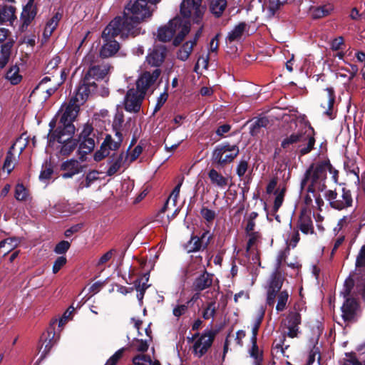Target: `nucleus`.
Returning <instances> with one entry per match:
<instances>
[{
  "instance_id": "nucleus-49",
  "label": "nucleus",
  "mask_w": 365,
  "mask_h": 365,
  "mask_svg": "<svg viewBox=\"0 0 365 365\" xmlns=\"http://www.w3.org/2000/svg\"><path fill=\"white\" fill-rule=\"evenodd\" d=\"M151 362V357L148 354H139L132 359V363L134 365H149Z\"/></svg>"
},
{
  "instance_id": "nucleus-33",
  "label": "nucleus",
  "mask_w": 365,
  "mask_h": 365,
  "mask_svg": "<svg viewBox=\"0 0 365 365\" xmlns=\"http://www.w3.org/2000/svg\"><path fill=\"white\" fill-rule=\"evenodd\" d=\"M252 347L249 350L250 356L254 359V365H262L263 362V351H259L257 345V340L253 339H250Z\"/></svg>"
},
{
  "instance_id": "nucleus-6",
  "label": "nucleus",
  "mask_w": 365,
  "mask_h": 365,
  "mask_svg": "<svg viewBox=\"0 0 365 365\" xmlns=\"http://www.w3.org/2000/svg\"><path fill=\"white\" fill-rule=\"evenodd\" d=\"M161 0H130L125 7L123 16L138 26L151 18Z\"/></svg>"
},
{
  "instance_id": "nucleus-22",
  "label": "nucleus",
  "mask_w": 365,
  "mask_h": 365,
  "mask_svg": "<svg viewBox=\"0 0 365 365\" xmlns=\"http://www.w3.org/2000/svg\"><path fill=\"white\" fill-rule=\"evenodd\" d=\"M167 54L165 46H156L147 56V61L153 66L159 67L163 63Z\"/></svg>"
},
{
  "instance_id": "nucleus-57",
  "label": "nucleus",
  "mask_w": 365,
  "mask_h": 365,
  "mask_svg": "<svg viewBox=\"0 0 365 365\" xmlns=\"http://www.w3.org/2000/svg\"><path fill=\"white\" fill-rule=\"evenodd\" d=\"M168 88V85L167 84L165 86V91L163 93H161L160 96L158 98L156 105L154 108V113H157L162 108V106L164 105V103L167 101L168 98V93L167 91Z\"/></svg>"
},
{
  "instance_id": "nucleus-17",
  "label": "nucleus",
  "mask_w": 365,
  "mask_h": 365,
  "mask_svg": "<svg viewBox=\"0 0 365 365\" xmlns=\"http://www.w3.org/2000/svg\"><path fill=\"white\" fill-rule=\"evenodd\" d=\"M86 101H82L77 96V89L76 90L75 96L72 97L69 103L65 108L64 112L60 117V120H63L65 123H73L76 120L80 110V106L83 105Z\"/></svg>"
},
{
  "instance_id": "nucleus-8",
  "label": "nucleus",
  "mask_w": 365,
  "mask_h": 365,
  "mask_svg": "<svg viewBox=\"0 0 365 365\" xmlns=\"http://www.w3.org/2000/svg\"><path fill=\"white\" fill-rule=\"evenodd\" d=\"M240 153L237 145H231L227 142L217 145L212 153L211 161L217 169L224 168L232 163Z\"/></svg>"
},
{
  "instance_id": "nucleus-3",
  "label": "nucleus",
  "mask_w": 365,
  "mask_h": 365,
  "mask_svg": "<svg viewBox=\"0 0 365 365\" xmlns=\"http://www.w3.org/2000/svg\"><path fill=\"white\" fill-rule=\"evenodd\" d=\"M160 74V68H155L152 73L144 71L140 74L135 83L136 88L128 89L125 96L123 106L127 112L137 113L140 111L147 91L155 83Z\"/></svg>"
},
{
  "instance_id": "nucleus-30",
  "label": "nucleus",
  "mask_w": 365,
  "mask_h": 365,
  "mask_svg": "<svg viewBox=\"0 0 365 365\" xmlns=\"http://www.w3.org/2000/svg\"><path fill=\"white\" fill-rule=\"evenodd\" d=\"M16 8L6 4L0 5V24L16 19Z\"/></svg>"
},
{
  "instance_id": "nucleus-26",
  "label": "nucleus",
  "mask_w": 365,
  "mask_h": 365,
  "mask_svg": "<svg viewBox=\"0 0 365 365\" xmlns=\"http://www.w3.org/2000/svg\"><path fill=\"white\" fill-rule=\"evenodd\" d=\"M125 159V157L123 152H121L118 155L113 154L109 158V163L110 165L106 172V175L110 177L114 175L122 167Z\"/></svg>"
},
{
  "instance_id": "nucleus-27",
  "label": "nucleus",
  "mask_w": 365,
  "mask_h": 365,
  "mask_svg": "<svg viewBox=\"0 0 365 365\" xmlns=\"http://www.w3.org/2000/svg\"><path fill=\"white\" fill-rule=\"evenodd\" d=\"M14 44V41L11 38H9L6 43L1 44L0 70L4 68L9 62Z\"/></svg>"
},
{
  "instance_id": "nucleus-19",
  "label": "nucleus",
  "mask_w": 365,
  "mask_h": 365,
  "mask_svg": "<svg viewBox=\"0 0 365 365\" xmlns=\"http://www.w3.org/2000/svg\"><path fill=\"white\" fill-rule=\"evenodd\" d=\"M86 168V165H81L76 159L67 160L61 165V170L64 171L61 174V177L63 179L71 178L75 175L82 173Z\"/></svg>"
},
{
  "instance_id": "nucleus-42",
  "label": "nucleus",
  "mask_w": 365,
  "mask_h": 365,
  "mask_svg": "<svg viewBox=\"0 0 365 365\" xmlns=\"http://www.w3.org/2000/svg\"><path fill=\"white\" fill-rule=\"evenodd\" d=\"M277 304L276 310L277 312H283L287 308V304L289 297L287 290H282L277 293Z\"/></svg>"
},
{
  "instance_id": "nucleus-53",
  "label": "nucleus",
  "mask_w": 365,
  "mask_h": 365,
  "mask_svg": "<svg viewBox=\"0 0 365 365\" xmlns=\"http://www.w3.org/2000/svg\"><path fill=\"white\" fill-rule=\"evenodd\" d=\"M217 308L215 307V302H210L207 304V307L203 310L202 317L205 319H209L210 317H214L216 314Z\"/></svg>"
},
{
  "instance_id": "nucleus-59",
  "label": "nucleus",
  "mask_w": 365,
  "mask_h": 365,
  "mask_svg": "<svg viewBox=\"0 0 365 365\" xmlns=\"http://www.w3.org/2000/svg\"><path fill=\"white\" fill-rule=\"evenodd\" d=\"M200 214L202 217L208 222L213 221L216 216V213L214 210L205 207L201 209Z\"/></svg>"
},
{
  "instance_id": "nucleus-29",
  "label": "nucleus",
  "mask_w": 365,
  "mask_h": 365,
  "mask_svg": "<svg viewBox=\"0 0 365 365\" xmlns=\"http://www.w3.org/2000/svg\"><path fill=\"white\" fill-rule=\"evenodd\" d=\"M327 101L326 104L322 103L321 106L326 108L324 115H327L330 119H334L335 115L333 113V108L335 102V93L333 88H327Z\"/></svg>"
},
{
  "instance_id": "nucleus-35",
  "label": "nucleus",
  "mask_w": 365,
  "mask_h": 365,
  "mask_svg": "<svg viewBox=\"0 0 365 365\" xmlns=\"http://www.w3.org/2000/svg\"><path fill=\"white\" fill-rule=\"evenodd\" d=\"M332 10L333 6L331 4H326L313 8L311 14L314 19H319L329 15Z\"/></svg>"
},
{
  "instance_id": "nucleus-15",
  "label": "nucleus",
  "mask_w": 365,
  "mask_h": 365,
  "mask_svg": "<svg viewBox=\"0 0 365 365\" xmlns=\"http://www.w3.org/2000/svg\"><path fill=\"white\" fill-rule=\"evenodd\" d=\"M57 320H53L48 327L46 332L43 333L41 336L39 344V351H41L43 346L44 348L42 351L41 359L46 357V356L50 352L51 348L56 344L57 339H55L56 331L54 325L56 324Z\"/></svg>"
},
{
  "instance_id": "nucleus-9",
  "label": "nucleus",
  "mask_w": 365,
  "mask_h": 365,
  "mask_svg": "<svg viewBox=\"0 0 365 365\" xmlns=\"http://www.w3.org/2000/svg\"><path fill=\"white\" fill-rule=\"evenodd\" d=\"M329 160H322L316 164L312 163L306 170L300 182V190L302 191L309 182L317 184L320 181H326L327 165Z\"/></svg>"
},
{
  "instance_id": "nucleus-51",
  "label": "nucleus",
  "mask_w": 365,
  "mask_h": 365,
  "mask_svg": "<svg viewBox=\"0 0 365 365\" xmlns=\"http://www.w3.org/2000/svg\"><path fill=\"white\" fill-rule=\"evenodd\" d=\"M288 2V0H269V12L274 15L282 6Z\"/></svg>"
},
{
  "instance_id": "nucleus-64",
  "label": "nucleus",
  "mask_w": 365,
  "mask_h": 365,
  "mask_svg": "<svg viewBox=\"0 0 365 365\" xmlns=\"http://www.w3.org/2000/svg\"><path fill=\"white\" fill-rule=\"evenodd\" d=\"M344 44V40L342 36H339L332 40L331 43V48L333 51H339L342 49V46Z\"/></svg>"
},
{
  "instance_id": "nucleus-28",
  "label": "nucleus",
  "mask_w": 365,
  "mask_h": 365,
  "mask_svg": "<svg viewBox=\"0 0 365 365\" xmlns=\"http://www.w3.org/2000/svg\"><path fill=\"white\" fill-rule=\"evenodd\" d=\"M61 145L58 150L59 155L63 157L69 156L78 147V144L76 139L72 136L71 138H68L60 143Z\"/></svg>"
},
{
  "instance_id": "nucleus-10",
  "label": "nucleus",
  "mask_w": 365,
  "mask_h": 365,
  "mask_svg": "<svg viewBox=\"0 0 365 365\" xmlns=\"http://www.w3.org/2000/svg\"><path fill=\"white\" fill-rule=\"evenodd\" d=\"M95 138L96 133L93 125L90 123H86L78 138H76L78 144V153L82 160L86 155L94 150L96 145Z\"/></svg>"
},
{
  "instance_id": "nucleus-5",
  "label": "nucleus",
  "mask_w": 365,
  "mask_h": 365,
  "mask_svg": "<svg viewBox=\"0 0 365 365\" xmlns=\"http://www.w3.org/2000/svg\"><path fill=\"white\" fill-rule=\"evenodd\" d=\"M110 68V66L105 63L91 65L79 81L76 88L77 96L80 97L82 101H87L89 96L97 90L98 86L96 81L104 80L107 77Z\"/></svg>"
},
{
  "instance_id": "nucleus-40",
  "label": "nucleus",
  "mask_w": 365,
  "mask_h": 365,
  "mask_svg": "<svg viewBox=\"0 0 365 365\" xmlns=\"http://www.w3.org/2000/svg\"><path fill=\"white\" fill-rule=\"evenodd\" d=\"M247 24L245 22H240L228 34L227 37L230 42L238 41L241 38L246 29Z\"/></svg>"
},
{
  "instance_id": "nucleus-2",
  "label": "nucleus",
  "mask_w": 365,
  "mask_h": 365,
  "mask_svg": "<svg viewBox=\"0 0 365 365\" xmlns=\"http://www.w3.org/2000/svg\"><path fill=\"white\" fill-rule=\"evenodd\" d=\"M356 274H350L345 280L341 294L345 299L341 307V317L346 325L356 323L359 319L360 304L356 297H361L365 302V277H356Z\"/></svg>"
},
{
  "instance_id": "nucleus-23",
  "label": "nucleus",
  "mask_w": 365,
  "mask_h": 365,
  "mask_svg": "<svg viewBox=\"0 0 365 365\" xmlns=\"http://www.w3.org/2000/svg\"><path fill=\"white\" fill-rule=\"evenodd\" d=\"M212 239L213 235H209L206 240V242L203 243L197 235H192L186 245L187 252H197L200 250H206Z\"/></svg>"
},
{
  "instance_id": "nucleus-32",
  "label": "nucleus",
  "mask_w": 365,
  "mask_h": 365,
  "mask_svg": "<svg viewBox=\"0 0 365 365\" xmlns=\"http://www.w3.org/2000/svg\"><path fill=\"white\" fill-rule=\"evenodd\" d=\"M227 6V0H210L209 9L215 18H220L222 16Z\"/></svg>"
},
{
  "instance_id": "nucleus-62",
  "label": "nucleus",
  "mask_w": 365,
  "mask_h": 365,
  "mask_svg": "<svg viewBox=\"0 0 365 365\" xmlns=\"http://www.w3.org/2000/svg\"><path fill=\"white\" fill-rule=\"evenodd\" d=\"M364 266H365V245L361 247L356 260V268Z\"/></svg>"
},
{
  "instance_id": "nucleus-48",
  "label": "nucleus",
  "mask_w": 365,
  "mask_h": 365,
  "mask_svg": "<svg viewBox=\"0 0 365 365\" xmlns=\"http://www.w3.org/2000/svg\"><path fill=\"white\" fill-rule=\"evenodd\" d=\"M264 316V311L262 310L259 312L257 317L256 318L255 323L253 324L252 329V336L250 339H256L257 340V334L259 331V329L261 326V324L263 321Z\"/></svg>"
},
{
  "instance_id": "nucleus-11",
  "label": "nucleus",
  "mask_w": 365,
  "mask_h": 365,
  "mask_svg": "<svg viewBox=\"0 0 365 365\" xmlns=\"http://www.w3.org/2000/svg\"><path fill=\"white\" fill-rule=\"evenodd\" d=\"M324 197L329 201L330 207L336 210L347 209L353 205L351 192L346 187H342L339 196L336 190H327L324 193Z\"/></svg>"
},
{
  "instance_id": "nucleus-1",
  "label": "nucleus",
  "mask_w": 365,
  "mask_h": 365,
  "mask_svg": "<svg viewBox=\"0 0 365 365\" xmlns=\"http://www.w3.org/2000/svg\"><path fill=\"white\" fill-rule=\"evenodd\" d=\"M141 28L130 21L126 17H115L103 29L101 35L103 43L100 48V56L103 58L114 56L120 49V43L115 39L118 36L122 38L135 37L140 33Z\"/></svg>"
},
{
  "instance_id": "nucleus-18",
  "label": "nucleus",
  "mask_w": 365,
  "mask_h": 365,
  "mask_svg": "<svg viewBox=\"0 0 365 365\" xmlns=\"http://www.w3.org/2000/svg\"><path fill=\"white\" fill-rule=\"evenodd\" d=\"M182 19L180 17H175L169 21L168 24L160 27L158 29L157 38L161 42H168L174 36L177 32V27L181 25Z\"/></svg>"
},
{
  "instance_id": "nucleus-43",
  "label": "nucleus",
  "mask_w": 365,
  "mask_h": 365,
  "mask_svg": "<svg viewBox=\"0 0 365 365\" xmlns=\"http://www.w3.org/2000/svg\"><path fill=\"white\" fill-rule=\"evenodd\" d=\"M285 340L286 336L282 335L280 336L278 339H275L274 341L272 347V354L273 356L274 354H277L278 352H280L282 354L284 355V350L289 347V345L283 347Z\"/></svg>"
},
{
  "instance_id": "nucleus-16",
  "label": "nucleus",
  "mask_w": 365,
  "mask_h": 365,
  "mask_svg": "<svg viewBox=\"0 0 365 365\" xmlns=\"http://www.w3.org/2000/svg\"><path fill=\"white\" fill-rule=\"evenodd\" d=\"M284 279L279 271L276 270L272 274L267 292L266 303L269 307H273L275 304L277 294L281 292Z\"/></svg>"
},
{
  "instance_id": "nucleus-21",
  "label": "nucleus",
  "mask_w": 365,
  "mask_h": 365,
  "mask_svg": "<svg viewBox=\"0 0 365 365\" xmlns=\"http://www.w3.org/2000/svg\"><path fill=\"white\" fill-rule=\"evenodd\" d=\"M214 274L208 272L205 268L192 282V288L194 291L200 292L212 286Z\"/></svg>"
},
{
  "instance_id": "nucleus-39",
  "label": "nucleus",
  "mask_w": 365,
  "mask_h": 365,
  "mask_svg": "<svg viewBox=\"0 0 365 365\" xmlns=\"http://www.w3.org/2000/svg\"><path fill=\"white\" fill-rule=\"evenodd\" d=\"M143 278H137L134 282V289H135L138 292L137 298L139 301L140 305H142L143 302V297L145 293L146 289L150 286V284H146V282H142Z\"/></svg>"
},
{
  "instance_id": "nucleus-58",
  "label": "nucleus",
  "mask_w": 365,
  "mask_h": 365,
  "mask_svg": "<svg viewBox=\"0 0 365 365\" xmlns=\"http://www.w3.org/2000/svg\"><path fill=\"white\" fill-rule=\"evenodd\" d=\"M67 259L64 256H60L56 258L53 262L52 272L53 274L58 273L61 269L66 264Z\"/></svg>"
},
{
  "instance_id": "nucleus-24",
  "label": "nucleus",
  "mask_w": 365,
  "mask_h": 365,
  "mask_svg": "<svg viewBox=\"0 0 365 365\" xmlns=\"http://www.w3.org/2000/svg\"><path fill=\"white\" fill-rule=\"evenodd\" d=\"M207 175L211 184L218 188L225 189L229 185V178L223 176L215 168L210 169Z\"/></svg>"
},
{
  "instance_id": "nucleus-34",
  "label": "nucleus",
  "mask_w": 365,
  "mask_h": 365,
  "mask_svg": "<svg viewBox=\"0 0 365 365\" xmlns=\"http://www.w3.org/2000/svg\"><path fill=\"white\" fill-rule=\"evenodd\" d=\"M5 78L11 85H18L22 80V76L19 74V66L16 65L11 66L6 71Z\"/></svg>"
},
{
  "instance_id": "nucleus-36",
  "label": "nucleus",
  "mask_w": 365,
  "mask_h": 365,
  "mask_svg": "<svg viewBox=\"0 0 365 365\" xmlns=\"http://www.w3.org/2000/svg\"><path fill=\"white\" fill-rule=\"evenodd\" d=\"M269 121L267 117L258 118L250 128V134L252 136H257L259 133L262 128H266Z\"/></svg>"
},
{
  "instance_id": "nucleus-13",
  "label": "nucleus",
  "mask_w": 365,
  "mask_h": 365,
  "mask_svg": "<svg viewBox=\"0 0 365 365\" xmlns=\"http://www.w3.org/2000/svg\"><path fill=\"white\" fill-rule=\"evenodd\" d=\"M215 332L209 330L203 333L200 336L198 332L192 335V339H197L192 346V353L198 358L204 356L211 347L215 339Z\"/></svg>"
},
{
  "instance_id": "nucleus-61",
  "label": "nucleus",
  "mask_w": 365,
  "mask_h": 365,
  "mask_svg": "<svg viewBox=\"0 0 365 365\" xmlns=\"http://www.w3.org/2000/svg\"><path fill=\"white\" fill-rule=\"evenodd\" d=\"M345 362L342 365H361V363L357 359L354 352L346 353Z\"/></svg>"
},
{
  "instance_id": "nucleus-55",
  "label": "nucleus",
  "mask_w": 365,
  "mask_h": 365,
  "mask_svg": "<svg viewBox=\"0 0 365 365\" xmlns=\"http://www.w3.org/2000/svg\"><path fill=\"white\" fill-rule=\"evenodd\" d=\"M317 355H318V364H319L321 360L320 351L319 347H317L316 345H314L313 348L311 349L309 352L308 360L306 365H312L315 361V358Z\"/></svg>"
},
{
  "instance_id": "nucleus-52",
  "label": "nucleus",
  "mask_w": 365,
  "mask_h": 365,
  "mask_svg": "<svg viewBox=\"0 0 365 365\" xmlns=\"http://www.w3.org/2000/svg\"><path fill=\"white\" fill-rule=\"evenodd\" d=\"M285 192L286 187H283V188L280 190V192L277 194L274 199L272 212L274 213H277L278 212L279 209L280 208L283 203Z\"/></svg>"
},
{
  "instance_id": "nucleus-60",
  "label": "nucleus",
  "mask_w": 365,
  "mask_h": 365,
  "mask_svg": "<svg viewBox=\"0 0 365 365\" xmlns=\"http://www.w3.org/2000/svg\"><path fill=\"white\" fill-rule=\"evenodd\" d=\"M116 252H117V250L115 249L110 250L109 251H108L107 252H106L103 255H102L101 257V258L99 259L96 265L98 267H101V266L103 265L107 262H108L112 258L113 255L116 254Z\"/></svg>"
},
{
  "instance_id": "nucleus-45",
  "label": "nucleus",
  "mask_w": 365,
  "mask_h": 365,
  "mask_svg": "<svg viewBox=\"0 0 365 365\" xmlns=\"http://www.w3.org/2000/svg\"><path fill=\"white\" fill-rule=\"evenodd\" d=\"M130 348H135V350L144 354L148 349L149 344L146 340L135 338L130 344Z\"/></svg>"
},
{
  "instance_id": "nucleus-14",
  "label": "nucleus",
  "mask_w": 365,
  "mask_h": 365,
  "mask_svg": "<svg viewBox=\"0 0 365 365\" xmlns=\"http://www.w3.org/2000/svg\"><path fill=\"white\" fill-rule=\"evenodd\" d=\"M201 2L197 0H183L180 8L181 15L185 19H189L193 11L192 22L200 24L205 11V8L201 6Z\"/></svg>"
},
{
  "instance_id": "nucleus-4",
  "label": "nucleus",
  "mask_w": 365,
  "mask_h": 365,
  "mask_svg": "<svg viewBox=\"0 0 365 365\" xmlns=\"http://www.w3.org/2000/svg\"><path fill=\"white\" fill-rule=\"evenodd\" d=\"M305 125L308 127V130L302 128L287 135L281 141V148L286 152H290L297 146L296 152L299 156L311 153L314 149L316 143L315 131L308 120Z\"/></svg>"
},
{
  "instance_id": "nucleus-20",
  "label": "nucleus",
  "mask_w": 365,
  "mask_h": 365,
  "mask_svg": "<svg viewBox=\"0 0 365 365\" xmlns=\"http://www.w3.org/2000/svg\"><path fill=\"white\" fill-rule=\"evenodd\" d=\"M34 1L35 0H29L23 8L21 14V20L22 21L21 29L22 31L28 28L37 14L38 9L37 6L34 5Z\"/></svg>"
},
{
  "instance_id": "nucleus-41",
  "label": "nucleus",
  "mask_w": 365,
  "mask_h": 365,
  "mask_svg": "<svg viewBox=\"0 0 365 365\" xmlns=\"http://www.w3.org/2000/svg\"><path fill=\"white\" fill-rule=\"evenodd\" d=\"M117 138V140H114L112 138V136L109 134L106 135L103 144L108 148L109 152L110 150H118L123 140V135L115 136Z\"/></svg>"
},
{
  "instance_id": "nucleus-25",
  "label": "nucleus",
  "mask_w": 365,
  "mask_h": 365,
  "mask_svg": "<svg viewBox=\"0 0 365 365\" xmlns=\"http://www.w3.org/2000/svg\"><path fill=\"white\" fill-rule=\"evenodd\" d=\"M297 227L305 235L313 234L314 232L312 217L304 211H302L299 215Z\"/></svg>"
},
{
  "instance_id": "nucleus-54",
  "label": "nucleus",
  "mask_w": 365,
  "mask_h": 365,
  "mask_svg": "<svg viewBox=\"0 0 365 365\" xmlns=\"http://www.w3.org/2000/svg\"><path fill=\"white\" fill-rule=\"evenodd\" d=\"M70 247L71 243L69 242L62 240L56 245L53 251L58 255H63L69 250Z\"/></svg>"
},
{
  "instance_id": "nucleus-38",
  "label": "nucleus",
  "mask_w": 365,
  "mask_h": 365,
  "mask_svg": "<svg viewBox=\"0 0 365 365\" xmlns=\"http://www.w3.org/2000/svg\"><path fill=\"white\" fill-rule=\"evenodd\" d=\"M143 278H137L134 282V289H135L138 292L137 298L139 301L140 305H142L143 302V297L145 293L146 289L150 286V284H146V282H142Z\"/></svg>"
},
{
  "instance_id": "nucleus-63",
  "label": "nucleus",
  "mask_w": 365,
  "mask_h": 365,
  "mask_svg": "<svg viewBox=\"0 0 365 365\" xmlns=\"http://www.w3.org/2000/svg\"><path fill=\"white\" fill-rule=\"evenodd\" d=\"M125 350V348H122L119 350H118L108 360V365H116L118 361L121 359L123 356V352Z\"/></svg>"
},
{
  "instance_id": "nucleus-31",
  "label": "nucleus",
  "mask_w": 365,
  "mask_h": 365,
  "mask_svg": "<svg viewBox=\"0 0 365 365\" xmlns=\"http://www.w3.org/2000/svg\"><path fill=\"white\" fill-rule=\"evenodd\" d=\"M190 31V24L188 20L182 19V23L179 27H177L178 31L176 36L173 38V44L174 46H178L184 40L185 37Z\"/></svg>"
},
{
  "instance_id": "nucleus-37",
  "label": "nucleus",
  "mask_w": 365,
  "mask_h": 365,
  "mask_svg": "<svg viewBox=\"0 0 365 365\" xmlns=\"http://www.w3.org/2000/svg\"><path fill=\"white\" fill-rule=\"evenodd\" d=\"M124 123V115L122 112H117L114 116L112 128L113 130L115 132V136L123 135L122 131L124 130L123 128Z\"/></svg>"
},
{
  "instance_id": "nucleus-44",
  "label": "nucleus",
  "mask_w": 365,
  "mask_h": 365,
  "mask_svg": "<svg viewBox=\"0 0 365 365\" xmlns=\"http://www.w3.org/2000/svg\"><path fill=\"white\" fill-rule=\"evenodd\" d=\"M250 157L243 156L238 162L236 167V174L240 178L245 176L246 172L249 169V160Z\"/></svg>"
},
{
  "instance_id": "nucleus-46",
  "label": "nucleus",
  "mask_w": 365,
  "mask_h": 365,
  "mask_svg": "<svg viewBox=\"0 0 365 365\" xmlns=\"http://www.w3.org/2000/svg\"><path fill=\"white\" fill-rule=\"evenodd\" d=\"M29 191L22 183H18L15 187L14 197L18 201H26Z\"/></svg>"
},
{
  "instance_id": "nucleus-7",
  "label": "nucleus",
  "mask_w": 365,
  "mask_h": 365,
  "mask_svg": "<svg viewBox=\"0 0 365 365\" xmlns=\"http://www.w3.org/2000/svg\"><path fill=\"white\" fill-rule=\"evenodd\" d=\"M49 131L47 135L48 145L52 146L55 142L61 143L66 138L73 136L76 127L73 123H65L63 120H57L55 116L48 123Z\"/></svg>"
},
{
  "instance_id": "nucleus-56",
  "label": "nucleus",
  "mask_w": 365,
  "mask_h": 365,
  "mask_svg": "<svg viewBox=\"0 0 365 365\" xmlns=\"http://www.w3.org/2000/svg\"><path fill=\"white\" fill-rule=\"evenodd\" d=\"M109 150L108 148L102 143L100 149L98 150L93 155V159L96 162H99L102 160L106 157L108 156Z\"/></svg>"
},
{
  "instance_id": "nucleus-50",
  "label": "nucleus",
  "mask_w": 365,
  "mask_h": 365,
  "mask_svg": "<svg viewBox=\"0 0 365 365\" xmlns=\"http://www.w3.org/2000/svg\"><path fill=\"white\" fill-rule=\"evenodd\" d=\"M13 148L14 145H12L8 150L3 165V168L6 170L9 173H10L14 168V166L12 165L13 160L14 159V155L11 150Z\"/></svg>"
},
{
  "instance_id": "nucleus-12",
  "label": "nucleus",
  "mask_w": 365,
  "mask_h": 365,
  "mask_svg": "<svg viewBox=\"0 0 365 365\" xmlns=\"http://www.w3.org/2000/svg\"><path fill=\"white\" fill-rule=\"evenodd\" d=\"M302 323V316L299 313V305L294 304L293 309H290L286 317L282 320V325L287 329V336L289 338L298 336L299 325Z\"/></svg>"
},
{
  "instance_id": "nucleus-47",
  "label": "nucleus",
  "mask_w": 365,
  "mask_h": 365,
  "mask_svg": "<svg viewBox=\"0 0 365 365\" xmlns=\"http://www.w3.org/2000/svg\"><path fill=\"white\" fill-rule=\"evenodd\" d=\"M53 173V169L51 163L47 161L42 166V170L39 175V179L41 181L49 180L51 178V175Z\"/></svg>"
}]
</instances>
